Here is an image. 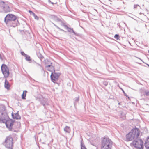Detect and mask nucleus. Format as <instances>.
Listing matches in <instances>:
<instances>
[{
  "label": "nucleus",
  "instance_id": "ddd939ff",
  "mask_svg": "<svg viewBox=\"0 0 149 149\" xmlns=\"http://www.w3.org/2000/svg\"><path fill=\"white\" fill-rule=\"evenodd\" d=\"M145 145L146 148L149 149V136L146 140Z\"/></svg>",
  "mask_w": 149,
  "mask_h": 149
},
{
  "label": "nucleus",
  "instance_id": "2eb2a0df",
  "mask_svg": "<svg viewBox=\"0 0 149 149\" xmlns=\"http://www.w3.org/2000/svg\"><path fill=\"white\" fill-rule=\"evenodd\" d=\"M42 103L43 105L44 106H45L46 105H48L47 102V100L46 98H44L43 100L42 101Z\"/></svg>",
  "mask_w": 149,
  "mask_h": 149
},
{
  "label": "nucleus",
  "instance_id": "dca6fc26",
  "mask_svg": "<svg viewBox=\"0 0 149 149\" xmlns=\"http://www.w3.org/2000/svg\"><path fill=\"white\" fill-rule=\"evenodd\" d=\"M29 12L31 15H32L34 17L35 19H36L37 20H38V16H37L35 15L34 13L31 10H29Z\"/></svg>",
  "mask_w": 149,
  "mask_h": 149
},
{
  "label": "nucleus",
  "instance_id": "423d86ee",
  "mask_svg": "<svg viewBox=\"0 0 149 149\" xmlns=\"http://www.w3.org/2000/svg\"><path fill=\"white\" fill-rule=\"evenodd\" d=\"M8 118V116L5 108H0V121H3Z\"/></svg>",
  "mask_w": 149,
  "mask_h": 149
},
{
  "label": "nucleus",
  "instance_id": "9b49d317",
  "mask_svg": "<svg viewBox=\"0 0 149 149\" xmlns=\"http://www.w3.org/2000/svg\"><path fill=\"white\" fill-rule=\"evenodd\" d=\"M50 64L48 65H46V67L47 68H48V70L50 71H52L53 70L54 72L55 70H54V68L52 66V63H50Z\"/></svg>",
  "mask_w": 149,
  "mask_h": 149
},
{
  "label": "nucleus",
  "instance_id": "f8f14e48",
  "mask_svg": "<svg viewBox=\"0 0 149 149\" xmlns=\"http://www.w3.org/2000/svg\"><path fill=\"white\" fill-rule=\"evenodd\" d=\"M4 87L7 90H9L10 87V85L9 82L7 81V79L5 80L4 83Z\"/></svg>",
  "mask_w": 149,
  "mask_h": 149
},
{
  "label": "nucleus",
  "instance_id": "7c9ffc66",
  "mask_svg": "<svg viewBox=\"0 0 149 149\" xmlns=\"http://www.w3.org/2000/svg\"><path fill=\"white\" fill-rule=\"evenodd\" d=\"M104 84L105 86H106L108 84V83L106 81H104Z\"/></svg>",
  "mask_w": 149,
  "mask_h": 149
},
{
  "label": "nucleus",
  "instance_id": "4c0bfd02",
  "mask_svg": "<svg viewBox=\"0 0 149 149\" xmlns=\"http://www.w3.org/2000/svg\"><path fill=\"white\" fill-rule=\"evenodd\" d=\"M51 3H52V4H54V3H53V2H51Z\"/></svg>",
  "mask_w": 149,
  "mask_h": 149
},
{
  "label": "nucleus",
  "instance_id": "a878e982",
  "mask_svg": "<svg viewBox=\"0 0 149 149\" xmlns=\"http://www.w3.org/2000/svg\"><path fill=\"white\" fill-rule=\"evenodd\" d=\"M114 38L118 40L119 38V35H118V34H116L115 35Z\"/></svg>",
  "mask_w": 149,
  "mask_h": 149
},
{
  "label": "nucleus",
  "instance_id": "f03ea898",
  "mask_svg": "<svg viewBox=\"0 0 149 149\" xmlns=\"http://www.w3.org/2000/svg\"><path fill=\"white\" fill-rule=\"evenodd\" d=\"M112 141L109 138H104L102 141V149H111Z\"/></svg>",
  "mask_w": 149,
  "mask_h": 149
},
{
  "label": "nucleus",
  "instance_id": "4be33fe9",
  "mask_svg": "<svg viewBox=\"0 0 149 149\" xmlns=\"http://www.w3.org/2000/svg\"><path fill=\"white\" fill-rule=\"evenodd\" d=\"M81 149H87L82 141L81 142Z\"/></svg>",
  "mask_w": 149,
  "mask_h": 149
},
{
  "label": "nucleus",
  "instance_id": "f704fd0d",
  "mask_svg": "<svg viewBox=\"0 0 149 149\" xmlns=\"http://www.w3.org/2000/svg\"><path fill=\"white\" fill-rule=\"evenodd\" d=\"M17 124H18V125H20V123H17Z\"/></svg>",
  "mask_w": 149,
  "mask_h": 149
},
{
  "label": "nucleus",
  "instance_id": "c85d7f7f",
  "mask_svg": "<svg viewBox=\"0 0 149 149\" xmlns=\"http://www.w3.org/2000/svg\"><path fill=\"white\" fill-rule=\"evenodd\" d=\"M79 100V97H76L75 98V102H77Z\"/></svg>",
  "mask_w": 149,
  "mask_h": 149
},
{
  "label": "nucleus",
  "instance_id": "2f4dec72",
  "mask_svg": "<svg viewBox=\"0 0 149 149\" xmlns=\"http://www.w3.org/2000/svg\"><path fill=\"white\" fill-rule=\"evenodd\" d=\"M37 65H38V66H40V67H41V65H40V64H38V63H37Z\"/></svg>",
  "mask_w": 149,
  "mask_h": 149
},
{
  "label": "nucleus",
  "instance_id": "f257e3e1",
  "mask_svg": "<svg viewBox=\"0 0 149 149\" xmlns=\"http://www.w3.org/2000/svg\"><path fill=\"white\" fill-rule=\"evenodd\" d=\"M139 135V129L137 128L133 129L126 136V141H132L134 139H137Z\"/></svg>",
  "mask_w": 149,
  "mask_h": 149
},
{
  "label": "nucleus",
  "instance_id": "a211bd4d",
  "mask_svg": "<svg viewBox=\"0 0 149 149\" xmlns=\"http://www.w3.org/2000/svg\"><path fill=\"white\" fill-rule=\"evenodd\" d=\"M26 92L27 91L26 90L23 91V93L22 95V99H25Z\"/></svg>",
  "mask_w": 149,
  "mask_h": 149
},
{
  "label": "nucleus",
  "instance_id": "f3484780",
  "mask_svg": "<svg viewBox=\"0 0 149 149\" xmlns=\"http://www.w3.org/2000/svg\"><path fill=\"white\" fill-rule=\"evenodd\" d=\"M64 131L66 132L69 133L70 131V130L69 127L66 126L64 128Z\"/></svg>",
  "mask_w": 149,
  "mask_h": 149
},
{
  "label": "nucleus",
  "instance_id": "c756f323",
  "mask_svg": "<svg viewBox=\"0 0 149 149\" xmlns=\"http://www.w3.org/2000/svg\"><path fill=\"white\" fill-rule=\"evenodd\" d=\"M21 54L22 55L24 56V57H25L26 55H27L24 52H21Z\"/></svg>",
  "mask_w": 149,
  "mask_h": 149
},
{
  "label": "nucleus",
  "instance_id": "b1692460",
  "mask_svg": "<svg viewBox=\"0 0 149 149\" xmlns=\"http://www.w3.org/2000/svg\"><path fill=\"white\" fill-rule=\"evenodd\" d=\"M145 93L146 96L149 95V91H145Z\"/></svg>",
  "mask_w": 149,
  "mask_h": 149
},
{
  "label": "nucleus",
  "instance_id": "e433bc0d",
  "mask_svg": "<svg viewBox=\"0 0 149 149\" xmlns=\"http://www.w3.org/2000/svg\"><path fill=\"white\" fill-rule=\"evenodd\" d=\"M48 1L49 2H51V1L50 0H49Z\"/></svg>",
  "mask_w": 149,
  "mask_h": 149
},
{
  "label": "nucleus",
  "instance_id": "6ab92c4d",
  "mask_svg": "<svg viewBox=\"0 0 149 149\" xmlns=\"http://www.w3.org/2000/svg\"><path fill=\"white\" fill-rule=\"evenodd\" d=\"M67 30L69 32H72L74 35H76V33L73 31V29L71 28L68 27H67Z\"/></svg>",
  "mask_w": 149,
  "mask_h": 149
},
{
  "label": "nucleus",
  "instance_id": "473e14b6",
  "mask_svg": "<svg viewBox=\"0 0 149 149\" xmlns=\"http://www.w3.org/2000/svg\"><path fill=\"white\" fill-rule=\"evenodd\" d=\"M121 89L123 91V92L124 93V94H125V92L124 91L123 89Z\"/></svg>",
  "mask_w": 149,
  "mask_h": 149
},
{
  "label": "nucleus",
  "instance_id": "aec40b11",
  "mask_svg": "<svg viewBox=\"0 0 149 149\" xmlns=\"http://www.w3.org/2000/svg\"><path fill=\"white\" fill-rule=\"evenodd\" d=\"M53 18L54 20L57 22H60L61 21L60 19L55 16H53Z\"/></svg>",
  "mask_w": 149,
  "mask_h": 149
},
{
  "label": "nucleus",
  "instance_id": "393cba45",
  "mask_svg": "<svg viewBox=\"0 0 149 149\" xmlns=\"http://www.w3.org/2000/svg\"><path fill=\"white\" fill-rule=\"evenodd\" d=\"M53 24H54V26H56L57 28H58V29H59L61 31H64L63 30V29H60L59 27L58 26L56 25V24H54V23H53Z\"/></svg>",
  "mask_w": 149,
  "mask_h": 149
},
{
  "label": "nucleus",
  "instance_id": "39448f33",
  "mask_svg": "<svg viewBox=\"0 0 149 149\" xmlns=\"http://www.w3.org/2000/svg\"><path fill=\"white\" fill-rule=\"evenodd\" d=\"M132 144L137 149H143V141L141 139H136L133 141Z\"/></svg>",
  "mask_w": 149,
  "mask_h": 149
},
{
  "label": "nucleus",
  "instance_id": "20e7f679",
  "mask_svg": "<svg viewBox=\"0 0 149 149\" xmlns=\"http://www.w3.org/2000/svg\"><path fill=\"white\" fill-rule=\"evenodd\" d=\"M17 19L15 15L11 14H7L4 18V22L6 24H8L11 22H15Z\"/></svg>",
  "mask_w": 149,
  "mask_h": 149
},
{
  "label": "nucleus",
  "instance_id": "0eeeda50",
  "mask_svg": "<svg viewBox=\"0 0 149 149\" xmlns=\"http://www.w3.org/2000/svg\"><path fill=\"white\" fill-rule=\"evenodd\" d=\"M13 141L12 137L10 136L7 137L4 142L6 147L8 148L12 149L13 146Z\"/></svg>",
  "mask_w": 149,
  "mask_h": 149
},
{
  "label": "nucleus",
  "instance_id": "c9c22d12",
  "mask_svg": "<svg viewBox=\"0 0 149 149\" xmlns=\"http://www.w3.org/2000/svg\"><path fill=\"white\" fill-rule=\"evenodd\" d=\"M42 56H41L40 57V58H42Z\"/></svg>",
  "mask_w": 149,
  "mask_h": 149
},
{
  "label": "nucleus",
  "instance_id": "ea45409f",
  "mask_svg": "<svg viewBox=\"0 0 149 149\" xmlns=\"http://www.w3.org/2000/svg\"><path fill=\"white\" fill-rule=\"evenodd\" d=\"M125 96H126V94L125 93V94H124Z\"/></svg>",
  "mask_w": 149,
  "mask_h": 149
},
{
  "label": "nucleus",
  "instance_id": "9d476101",
  "mask_svg": "<svg viewBox=\"0 0 149 149\" xmlns=\"http://www.w3.org/2000/svg\"><path fill=\"white\" fill-rule=\"evenodd\" d=\"M13 125V122L11 120H7L6 123V125L7 127L10 131H12V126Z\"/></svg>",
  "mask_w": 149,
  "mask_h": 149
},
{
  "label": "nucleus",
  "instance_id": "cd10ccee",
  "mask_svg": "<svg viewBox=\"0 0 149 149\" xmlns=\"http://www.w3.org/2000/svg\"><path fill=\"white\" fill-rule=\"evenodd\" d=\"M16 26V24L15 23H13L12 24L10 25L11 26H13V27H15Z\"/></svg>",
  "mask_w": 149,
  "mask_h": 149
},
{
  "label": "nucleus",
  "instance_id": "6e6552de",
  "mask_svg": "<svg viewBox=\"0 0 149 149\" xmlns=\"http://www.w3.org/2000/svg\"><path fill=\"white\" fill-rule=\"evenodd\" d=\"M1 70L4 77L5 78H7L9 75V70L6 65L5 64H3L1 66Z\"/></svg>",
  "mask_w": 149,
  "mask_h": 149
},
{
  "label": "nucleus",
  "instance_id": "1a4fd4ad",
  "mask_svg": "<svg viewBox=\"0 0 149 149\" xmlns=\"http://www.w3.org/2000/svg\"><path fill=\"white\" fill-rule=\"evenodd\" d=\"M60 74V73L58 72H52L51 75V79L53 82L55 83L56 81Z\"/></svg>",
  "mask_w": 149,
  "mask_h": 149
},
{
  "label": "nucleus",
  "instance_id": "bb28decb",
  "mask_svg": "<svg viewBox=\"0 0 149 149\" xmlns=\"http://www.w3.org/2000/svg\"><path fill=\"white\" fill-rule=\"evenodd\" d=\"M139 7L140 8H141L140 7V6L138 5V4H136V5H134V8H135V9H136L137 8V7Z\"/></svg>",
  "mask_w": 149,
  "mask_h": 149
},
{
  "label": "nucleus",
  "instance_id": "5701e85b",
  "mask_svg": "<svg viewBox=\"0 0 149 149\" xmlns=\"http://www.w3.org/2000/svg\"><path fill=\"white\" fill-rule=\"evenodd\" d=\"M45 62H46V65H48L50 64V63H51L50 61H49L47 60H45Z\"/></svg>",
  "mask_w": 149,
  "mask_h": 149
},
{
  "label": "nucleus",
  "instance_id": "7ed1b4c3",
  "mask_svg": "<svg viewBox=\"0 0 149 149\" xmlns=\"http://www.w3.org/2000/svg\"><path fill=\"white\" fill-rule=\"evenodd\" d=\"M11 10L9 6L5 2L0 1V13L10 12Z\"/></svg>",
  "mask_w": 149,
  "mask_h": 149
},
{
  "label": "nucleus",
  "instance_id": "a19ab883",
  "mask_svg": "<svg viewBox=\"0 0 149 149\" xmlns=\"http://www.w3.org/2000/svg\"><path fill=\"white\" fill-rule=\"evenodd\" d=\"M148 53H149V50H148Z\"/></svg>",
  "mask_w": 149,
  "mask_h": 149
},
{
  "label": "nucleus",
  "instance_id": "412c9836",
  "mask_svg": "<svg viewBox=\"0 0 149 149\" xmlns=\"http://www.w3.org/2000/svg\"><path fill=\"white\" fill-rule=\"evenodd\" d=\"M25 57V60L28 61H31V58L28 55H26V56Z\"/></svg>",
  "mask_w": 149,
  "mask_h": 149
},
{
  "label": "nucleus",
  "instance_id": "58836bf2",
  "mask_svg": "<svg viewBox=\"0 0 149 149\" xmlns=\"http://www.w3.org/2000/svg\"><path fill=\"white\" fill-rule=\"evenodd\" d=\"M147 65L149 67V64H147Z\"/></svg>",
  "mask_w": 149,
  "mask_h": 149
},
{
  "label": "nucleus",
  "instance_id": "72a5a7b5",
  "mask_svg": "<svg viewBox=\"0 0 149 149\" xmlns=\"http://www.w3.org/2000/svg\"><path fill=\"white\" fill-rule=\"evenodd\" d=\"M64 26L67 29V27H68L66 25H64Z\"/></svg>",
  "mask_w": 149,
  "mask_h": 149
},
{
  "label": "nucleus",
  "instance_id": "4468645a",
  "mask_svg": "<svg viewBox=\"0 0 149 149\" xmlns=\"http://www.w3.org/2000/svg\"><path fill=\"white\" fill-rule=\"evenodd\" d=\"M13 118L14 119H19L21 118L20 116L19 115L18 113H17L15 115L12 114Z\"/></svg>",
  "mask_w": 149,
  "mask_h": 149
}]
</instances>
